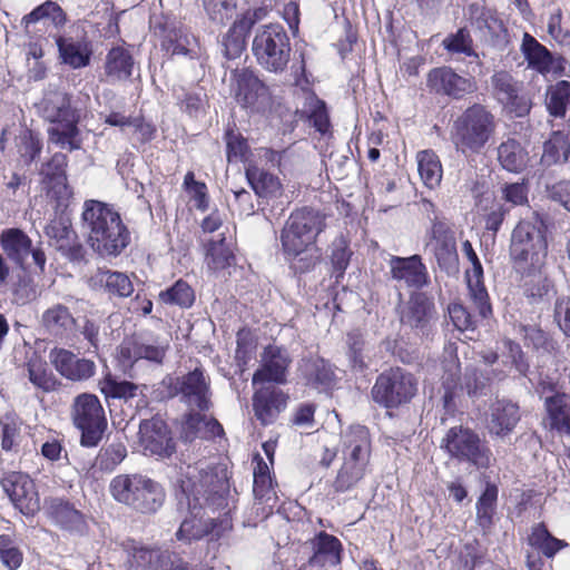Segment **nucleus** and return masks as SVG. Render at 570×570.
Returning <instances> with one entry per match:
<instances>
[{"mask_svg": "<svg viewBox=\"0 0 570 570\" xmlns=\"http://www.w3.org/2000/svg\"><path fill=\"white\" fill-rule=\"evenodd\" d=\"M181 495L179 509H187L186 517L176 537L178 540H200L208 534L220 537L222 530L230 527L227 519L217 522L213 515L226 505L227 481L218 478L212 471L188 465L179 480Z\"/></svg>", "mask_w": 570, "mask_h": 570, "instance_id": "nucleus-1", "label": "nucleus"}, {"mask_svg": "<svg viewBox=\"0 0 570 570\" xmlns=\"http://www.w3.org/2000/svg\"><path fill=\"white\" fill-rule=\"evenodd\" d=\"M81 228L88 245L102 257L118 256L129 244L130 233L120 214L110 205L96 199L83 203Z\"/></svg>", "mask_w": 570, "mask_h": 570, "instance_id": "nucleus-2", "label": "nucleus"}, {"mask_svg": "<svg viewBox=\"0 0 570 570\" xmlns=\"http://www.w3.org/2000/svg\"><path fill=\"white\" fill-rule=\"evenodd\" d=\"M43 118L51 124L49 141L69 151L80 149L78 122L80 112L71 106V97L65 91H49L41 102Z\"/></svg>", "mask_w": 570, "mask_h": 570, "instance_id": "nucleus-3", "label": "nucleus"}, {"mask_svg": "<svg viewBox=\"0 0 570 570\" xmlns=\"http://www.w3.org/2000/svg\"><path fill=\"white\" fill-rule=\"evenodd\" d=\"M546 220L543 215L532 212L513 228L509 253L519 271L537 268L547 255Z\"/></svg>", "mask_w": 570, "mask_h": 570, "instance_id": "nucleus-4", "label": "nucleus"}, {"mask_svg": "<svg viewBox=\"0 0 570 570\" xmlns=\"http://www.w3.org/2000/svg\"><path fill=\"white\" fill-rule=\"evenodd\" d=\"M497 129L494 115L480 104L466 108L453 121L451 139L464 156L478 155L493 137Z\"/></svg>", "mask_w": 570, "mask_h": 570, "instance_id": "nucleus-5", "label": "nucleus"}, {"mask_svg": "<svg viewBox=\"0 0 570 570\" xmlns=\"http://www.w3.org/2000/svg\"><path fill=\"white\" fill-rule=\"evenodd\" d=\"M343 464L333 482L336 492L353 489L365 475L371 458V439L363 425H353L342 435Z\"/></svg>", "mask_w": 570, "mask_h": 570, "instance_id": "nucleus-6", "label": "nucleus"}, {"mask_svg": "<svg viewBox=\"0 0 570 570\" xmlns=\"http://www.w3.org/2000/svg\"><path fill=\"white\" fill-rule=\"evenodd\" d=\"M112 498L142 513L155 512L164 501L158 483L142 474H119L109 485Z\"/></svg>", "mask_w": 570, "mask_h": 570, "instance_id": "nucleus-7", "label": "nucleus"}, {"mask_svg": "<svg viewBox=\"0 0 570 570\" xmlns=\"http://www.w3.org/2000/svg\"><path fill=\"white\" fill-rule=\"evenodd\" d=\"M324 227V216L320 212L306 207L293 212L281 233L285 255L297 257L316 247V237Z\"/></svg>", "mask_w": 570, "mask_h": 570, "instance_id": "nucleus-8", "label": "nucleus"}, {"mask_svg": "<svg viewBox=\"0 0 570 570\" xmlns=\"http://www.w3.org/2000/svg\"><path fill=\"white\" fill-rule=\"evenodd\" d=\"M291 42L283 26L271 23L257 29L252 51L257 63L269 72H283L291 58Z\"/></svg>", "mask_w": 570, "mask_h": 570, "instance_id": "nucleus-9", "label": "nucleus"}, {"mask_svg": "<svg viewBox=\"0 0 570 570\" xmlns=\"http://www.w3.org/2000/svg\"><path fill=\"white\" fill-rule=\"evenodd\" d=\"M72 424L80 431V446L96 448L107 430V417L99 399L91 393L77 395L70 405Z\"/></svg>", "mask_w": 570, "mask_h": 570, "instance_id": "nucleus-10", "label": "nucleus"}, {"mask_svg": "<svg viewBox=\"0 0 570 570\" xmlns=\"http://www.w3.org/2000/svg\"><path fill=\"white\" fill-rule=\"evenodd\" d=\"M417 392L414 375L401 367H392L381 373L372 387L374 402L386 409L407 404Z\"/></svg>", "mask_w": 570, "mask_h": 570, "instance_id": "nucleus-11", "label": "nucleus"}, {"mask_svg": "<svg viewBox=\"0 0 570 570\" xmlns=\"http://www.w3.org/2000/svg\"><path fill=\"white\" fill-rule=\"evenodd\" d=\"M441 448L452 458L469 461L478 468H488L491 462L490 450L481 444L479 435L463 426L451 428L443 438Z\"/></svg>", "mask_w": 570, "mask_h": 570, "instance_id": "nucleus-12", "label": "nucleus"}, {"mask_svg": "<svg viewBox=\"0 0 570 570\" xmlns=\"http://www.w3.org/2000/svg\"><path fill=\"white\" fill-rule=\"evenodd\" d=\"M0 246L7 258L24 269L31 256L35 265L43 272L47 257L40 243L35 245L29 235L17 227L6 228L0 233Z\"/></svg>", "mask_w": 570, "mask_h": 570, "instance_id": "nucleus-13", "label": "nucleus"}, {"mask_svg": "<svg viewBox=\"0 0 570 570\" xmlns=\"http://www.w3.org/2000/svg\"><path fill=\"white\" fill-rule=\"evenodd\" d=\"M432 299L423 293H413L400 308V322L409 327L416 336L429 337L436 320Z\"/></svg>", "mask_w": 570, "mask_h": 570, "instance_id": "nucleus-14", "label": "nucleus"}, {"mask_svg": "<svg viewBox=\"0 0 570 570\" xmlns=\"http://www.w3.org/2000/svg\"><path fill=\"white\" fill-rule=\"evenodd\" d=\"M175 392L190 411H208L212 406L210 380L200 368L178 377Z\"/></svg>", "mask_w": 570, "mask_h": 570, "instance_id": "nucleus-15", "label": "nucleus"}, {"mask_svg": "<svg viewBox=\"0 0 570 570\" xmlns=\"http://www.w3.org/2000/svg\"><path fill=\"white\" fill-rule=\"evenodd\" d=\"M139 444L144 454L160 459L170 458L176 451L171 431L158 417L141 421L139 424Z\"/></svg>", "mask_w": 570, "mask_h": 570, "instance_id": "nucleus-16", "label": "nucleus"}, {"mask_svg": "<svg viewBox=\"0 0 570 570\" xmlns=\"http://www.w3.org/2000/svg\"><path fill=\"white\" fill-rule=\"evenodd\" d=\"M426 247L432 250L442 271L448 274L459 272V255L455 236L446 224L434 219Z\"/></svg>", "mask_w": 570, "mask_h": 570, "instance_id": "nucleus-17", "label": "nucleus"}, {"mask_svg": "<svg viewBox=\"0 0 570 570\" xmlns=\"http://www.w3.org/2000/svg\"><path fill=\"white\" fill-rule=\"evenodd\" d=\"M426 86L435 94L446 95L460 99L475 89V81L471 77H463L450 67H438L429 71Z\"/></svg>", "mask_w": 570, "mask_h": 570, "instance_id": "nucleus-18", "label": "nucleus"}, {"mask_svg": "<svg viewBox=\"0 0 570 570\" xmlns=\"http://www.w3.org/2000/svg\"><path fill=\"white\" fill-rule=\"evenodd\" d=\"M3 491L16 509L24 515H32L40 509L38 493L32 480L22 473H11L1 480Z\"/></svg>", "mask_w": 570, "mask_h": 570, "instance_id": "nucleus-19", "label": "nucleus"}, {"mask_svg": "<svg viewBox=\"0 0 570 570\" xmlns=\"http://www.w3.org/2000/svg\"><path fill=\"white\" fill-rule=\"evenodd\" d=\"M291 362L289 354L285 348L276 345L266 346L261 354V365L253 375V385L265 382L285 383Z\"/></svg>", "mask_w": 570, "mask_h": 570, "instance_id": "nucleus-20", "label": "nucleus"}, {"mask_svg": "<svg viewBox=\"0 0 570 570\" xmlns=\"http://www.w3.org/2000/svg\"><path fill=\"white\" fill-rule=\"evenodd\" d=\"M462 250L472 265V268L465 273L470 297L479 315L482 318H487L492 313V309L489 303L488 292L483 284V268L481 262L470 240L463 242Z\"/></svg>", "mask_w": 570, "mask_h": 570, "instance_id": "nucleus-21", "label": "nucleus"}, {"mask_svg": "<svg viewBox=\"0 0 570 570\" xmlns=\"http://www.w3.org/2000/svg\"><path fill=\"white\" fill-rule=\"evenodd\" d=\"M45 234L50 245L69 259L78 261L82 257V245L78 242L69 218L59 216L51 219L45 227Z\"/></svg>", "mask_w": 570, "mask_h": 570, "instance_id": "nucleus-22", "label": "nucleus"}, {"mask_svg": "<svg viewBox=\"0 0 570 570\" xmlns=\"http://www.w3.org/2000/svg\"><path fill=\"white\" fill-rule=\"evenodd\" d=\"M168 345L158 338L148 335H135L120 345V356L124 361L136 362L147 360L160 364L165 357Z\"/></svg>", "mask_w": 570, "mask_h": 570, "instance_id": "nucleus-23", "label": "nucleus"}, {"mask_svg": "<svg viewBox=\"0 0 570 570\" xmlns=\"http://www.w3.org/2000/svg\"><path fill=\"white\" fill-rule=\"evenodd\" d=\"M391 278L404 283L407 287L422 288L429 284V274L421 256H391L389 259Z\"/></svg>", "mask_w": 570, "mask_h": 570, "instance_id": "nucleus-24", "label": "nucleus"}, {"mask_svg": "<svg viewBox=\"0 0 570 570\" xmlns=\"http://www.w3.org/2000/svg\"><path fill=\"white\" fill-rule=\"evenodd\" d=\"M233 88L235 98L243 107H253L257 104H265L268 100V88L250 70H236L233 75Z\"/></svg>", "mask_w": 570, "mask_h": 570, "instance_id": "nucleus-25", "label": "nucleus"}, {"mask_svg": "<svg viewBox=\"0 0 570 570\" xmlns=\"http://www.w3.org/2000/svg\"><path fill=\"white\" fill-rule=\"evenodd\" d=\"M546 415L543 426L560 435H570V395L554 392L543 396Z\"/></svg>", "mask_w": 570, "mask_h": 570, "instance_id": "nucleus-26", "label": "nucleus"}, {"mask_svg": "<svg viewBox=\"0 0 570 570\" xmlns=\"http://www.w3.org/2000/svg\"><path fill=\"white\" fill-rule=\"evenodd\" d=\"M288 396L273 385L263 386L253 395V410L255 416L263 425L273 423L279 413L285 410Z\"/></svg>", "mask_w": 570, "mask_h": 570, "instance_id": "nucleus-27", "label": "nucleus"}, {"mask_svg": "<svg viewBox=\"0 0 570 570\" xmlns=\"http://www.w3.org/2000/svg\"><path fill=\"white\" fill-rule=\"evenodd\" d=\"M203 411H190L184 414L179 421V438L184 442H193L197 439L208 440L220 436L223 426L215 419H208Z\"/></svg>", "mask_w": 570, "mask_h": 570, "instance_id": "nucleus-28", "label": "nucleus"}, {"mask_svg": "<svg viewBox=\"0 0 570 570\" xmlns=\"http://www.w3.org/2000/svg\"><path fill=\"white\" fill-rule=\"evenodd\" d=\"M521 419L519 405L510 400L497 399L489 409L488 429L491 434L509 435Z\"/></svg>", "mask_w": 570, "mask_h": 570, "instance_id": "nucleus-29", "label": "nucleus"}, {"mask_svg": "<svg viewBox=\"0 0 570 570\" xmlns=\"http://www.w3.org/2000/svg\"><path fill=\"white\" fill-rule=\"evenodd\" d=\"M51 357L56 370L68 380L86 381L95 374L94 361L80 358L70 351L63 348L53 351Z\"/></svg>", "mask_w": 570, "mask_h": 570, "instance_id": "nucleus-30", "label": "nucleus"}, {"mask_svg": "<svg viewBox=\"0 0 570 570\" xmlns=\"http://www.w3.org/2000/svg\"><path fill=\"white\" fill-rule=\"evenodd\" d=\"M491 86L498 100L515 110L518 116L527 114L529 104L519 96V82L508 71H497L491 77Z\"/></svg>", "mask_w": 570, "mask_h": 570, "instance_id": "nucleus-31", "label": "nucleus"}, {"mask_svg": "<svg viewBox=\"0 0 570 570\" xmlns=\"http://www.w3.org/2000/svg\"><path fill=\"white\" fill-rule=\"evenodd\" d=\"M307 544L313 550L307 561L308 566L325 567L341 563L342 544L336 537L322 531L311 539Z\"/></svg>", "mask_w": 570, "mask_h": 570, "instance_id": "nucleus-32", "label": "nucleus"}, {"mask_svg": "<svg viewBox=\"0 0 570 570\" xmlns=\"http://www.w3.org/2000/svg\"><path fill=\"white\" fill-rule=\"evenodd\" d=\"M520 52L524 57L529 69H533L542 76H547L551 72L554 63V56L546 46L541 45L528 32L523 33Z\"/></svg>", "mask_w": 570, "mask_h": 570, "instance_id": "nucleus-33", "label": "nucleus"}, {"mask_svg": "<svg viewBox=\"0 0 570 570\" xmlns=\"http://www.w3.org/2000/svg\"><path fill=\"white\" fill-rule=\"evenodd\" d=\"M245 176L257 197L272 200L283 196L284 189L281 179L267 170L256 165H248Z\"/></svg>", "mask_w": 570, "mask_h": 570, "instance_id": "nucleus-34", "label": "nucleus"}, {"mask_svg": "<svg viewBox=\"0 0 570 570\" xmlns=\"http://www.w3.org/2000/svg\"><path fill=\"white\" fill-rule=\"evenodd\" d=\"M94 289H104L107 294L118 297H128L134 292L130 278L120 272L97 269L88 279Z\"/></svg>", "mask_w": 570, "mask_h": 570, "instance_id": "nucleus-35", "label": "nucleus"}, {"mask_svg": "<svg viewBox=\"0 0 570 570\" xmlns=\"http://www.w3.org/2000/svg\"><path fill=\"white\" fill-rule=\"evenodd\" d=\"M56 45L60 59L71 68L79 69L90 63L92 49L88 40H76L71 37L58 36L56 38Z\"/></svg>", "mask_w": 570, "mask_h": 570, "instance_id": "nucleus-36", "label": "nucleus"}, {"mask_svg": "<svg viewBox=\"0 0 570 570\" xmlns=\"http://www.w3.org/2000/svg\"><path fill=\"white\" fill-rule=\"evenodd\" d=\"M258 19L257 11L248 10L233 23L223 40L224 52L228 59H234L242 53L245 38Z\"/></svg>", "mask_w": 570, "mask_h": 570, "instance_id": "nucleus-37", "label": "nucleus"}, {"mask_svg": "<svg viewBox=\"0 0 570 570\" xmlns=\"http://www.w3.org/2000/svg\"><path fill=\"white\" fill-rule=\"evenodd\" d=\"M135 67V60L128 48L124 46L112 47L105 60V75L109 82L128 80Z\"/></svg>", "mask_w": 570, "mask_h": 570, "instance_id": "nucleus-38", "label": "nucleus"}, {"mask_svg": "<svg viewBox=\"0 0 570 570\" xmlns=\"http://www.w3.org/2000/svg\"><path fill=\"white\" fill-rule=\"evenodd\" d=\"M497 159L500 166L513 174L522 173L529 161V153L515 138H507L497 148Z\"/></svg>", "mask_w": 570, "mask_h": 570, "instance_id": "nucleus-39", "label": "nucleus"}, {"mask_svg": "<svg viewBox=\"0 0 570 570\" xmlns=\"http://www.w3.org/2000/svg\"><path fill=\"white\" fill-rule=\"evenodd\" d=\"M42 325L46 330L59 337H68L76 330L77 321L69 308L57 303L47 308L41 316Z\"/></svg>", "mask_w": 570, "mask_h": 570, "instance_id": "nucleus-40", "label": "nucleus"}, {"mask_svg": "<svg viewBox=\"0 0 570 570\" xmlns=\"http://www.w3.org/2000/svg\"><path fill=\"white\" fill-rule=\"evenodd\" d=\"M500 360L502 367H495L491 371L493 379L503 380L512 368L521 375H525L529 370V365L524 361V354L520 345L511 340L503 341V350L500 354Z\"/></svg>", "mask_w": 570, "mask_h": 570, "instance_id": "nucleus-41", "label": "nucleus"}, {"mask_svg": "<svg viewBox=\"0 0 570 570\" xmlns=\"http://www.w3.org/2000/svg\"><path fill=\"white\" fill-rule=\"evenodd\" d=\"M175 552L145 547H134L127 560V570H161L167 557Z\"/></svg>", "mask_w": 570, "mask_h": 570, "instance_id": "nucleus-42", "label": "nucleus"}, {"mask_svg": "<svg viewBox=\"0 0 570 570\" xmlns=\"http://www.w3.org/2000/svg\"><path fill=\"white\" fill-rule=\"evenodd\" d=\"M298 370L306 383L314 387L328 386L334 379L331 365L318 356L302 358Z\"/></svg>", "mask_w": 570, "mask_h": 570, "instance_id": "nucleus-43", "label": "nucleus"}, {"mask_svg": "<svg viewBox=\"0 0 570 570\" xmlns=\"http://www.w3.org/2000/svg\"><path fill=\"white\" fill-rule=\"evenodd\" d=\"M196 43L195 37L190 36L183 28L175 26H166L164 28L161 47L170 55H188L194 57L196 55Z\"/></svg>", "mask_w": 570, "mask_h": 570, "instance_id": "nucleus-44", "label": "nucleus"}, {"mask_svg": "<svg viewBox=\"0 0 570 570\" xmlns=\"http://www.w3.org/2000/svg\"><path fill=\"white\" fill-rule=\"evenodd\" d=\"M570 155V140L567 134L553 131L549 140L543 145L540 163L544 167L566 163Z\"/></svg>", "mask_w": 570, "mask_h": 570, "instance_id": "nucleus-45", "label": "nucleus"}, {"mask_svg": "<svg viewBox=\"0 0 570 570\" xmlns=\"http://www.w3.org/2000/svg\"><path fill=\"white\" fill-rule=\"evenodd\" d=\"M417 170L423 184L434 189L442 180L443 169L438 155L428 149L419 151L416 155Z\"/></svg>", "mask_w": 570, "mask_h": 570, "instance_id": "nucleus-46", "label": "nucleus"}, {"mask_svg": "<svg viewBox=\"0 0 570 570\" xmlns=\"http://www.w3.org/2000/svg\"><path fill=\"white\" fill-rule=\"evenodd\" d=\"M41 455L50 462H58L65 460L67 464L73 465L79 472L88 473L94 463L91 460L80 461L76 455L69 456L63 449L61 441L57 438L47 439L40 449Z\"/></svg>", "mask_w": 570, "mask_h": 570, "instance_id": "nucleus-47", "label": "nucleus"}, {"mask_svg": "<svg viewBox=\"0 0 570 570\" xmlns=\"http://www.w3.org/2000/svg\"><path fill=\"white\" fill-rule=\"evenodd\" d=\"M468 17L473 26L490 35H498L503 28L497 12L479 1L469 4Z\"/></svg>", "mask_w": 570, "mask_h": 570, "instance_id": "nucleus-48", "label": "nucleus"}, {"mask_svg": "<svg viewBox=\"0 0 570 570\" xmlns=\"http://www.w3.org/2000/svg\"><path fill=\"white\" fill-rule=\"evenodd\" d=\"M570 104V82L560 80L547 90L546 106L549 114L557 118H563Z\"/></svg>", "mask_w": 570, "mask_h": 570, "instance_id": "nucleus-49", "label": "nucleus"}, {"mask_svg": "<svg viewBox=\"0 0 570 570\" xmlns=\"http://www.w3.org/2000/svg\"><path fill=\"white\" fill-rule=\"evenodd\" d=\"M49 18L56 27H61L66 23L67 17L61 7L53 1H46L35 8L30 13L21 19V24L28 32L29 26L36 23L41 19Z\"/></svg>", "mask_w": 570, "mask_h": 570, "instance_id": "nucleus-50", "label": "nucleus"}, {"mask_svg": "<svg viewBox=\"0 0 570 570\" xmlns=\"http://www.w3.org/2000/svg\"><path fill=\"white\" fill-rule=\"evenodd\" d=\"M67 156L61 153H56L47 164L46 175L50 179L51 189L60 196H68L70 194L67 185L66 167Z\"/></svg>", "mask_w": 570, "mask_h": 570, "instance_id": "nucleus-51", "label": "nucleus"}, {"mask_svg": "<svg viewBox=\"0 0 570 570\" xmlns=\"http://www.w3.org/2000/svg\"><path fill=\"white\" fill-rule=\"evenodd\" d=\"M127 456V448L121 441L111 442L102 446L92 461L94 466H97L100 471L111 472L114 471Z\"/></svg>", "mask_w": 570, "mask_h": 570, "instance_id": "nucleus-52", "label": "nucleus"}, {"mask_svg": "<svg viewBox=\"0 0 570 570\" xmlns=\"http://www.w3.org/2000/svg\"><path fill=\"white\" fill-rule=\"evenodd\" d=\"M529 543L538 548L548 558H552L558 551L568 546L563 540L554 538L543 523L533 527L529 535Z\"/></svg>", "mask_w": 570, "mask_h": 570, "instance_id": "nucleus-53", "label": "nucleus"}, {"mask_svg": "<svg viewBox=\"0 0 570 570\" xmlns=\"http://www.w3.org/2000/svg\"><path fill=\"white\" fill-rule=\"evenodd\" d=\"M497 499L498 488L493 484H487L476 502V521L483 530L489 529L492 524Z\"/></svg>", "mask_w": 570, "mask_h": 570, "instance_id": "nucleus-54", "label": "nucleus"}, {"mask_svg": "<svg viewBox=\"0 0 570 570\" xmlns=\"http://www.w3.org/2000/svg\"><path fill=\"white\" fill-rule=\"evenodd\" d=\"M208 19L219 26L226 24L236 12V0H198Z\"/></svg>", "mask_w": 570, "mask_h": 570, "instance_id": "nucleus-55", "label": "nucleus"}, {"mask_svg": "<svg viewBox=\"0 0 570 570\" xmlns=\"http://www.w3.org/2000/svg\"><path fill=\"white\" fill-rule=\"evenodd\" d=\"M159 299L165 304L188 308L195 301V293L187 282L178 279L171 287L159 293Z\"/></svg>", "mask_w": 570, "mask_h": 570, "instance_id": "nucleus-56", "label": "nucleus"}, {"mask_svg": "<svg viewBox=\"0 0 570 570\" xmlns=\"http://www.w3.org/2000/svg\"><path fill=\"white\" fill-rule=\"evenodd\" d=\"M253 492L256 500V509L257 511L262 509V513L264 517L272 513L273 504L271 502H275L276 493L273 488V482L271 476H254Z\"/></svg>", "mask_w": 570, "mask_h": 570, "instance_id": "nucleus-57", "label": "nucleus"}, {"mask_svg": "<svg viewBox=\"0 0 570 570\" xmlns=\"http://www.w3.org/2000/svg\"><path fill=\"white\" fill-rule=\"evenodd\" d=\"M442 46L452 55L479 57L473 49V40L466 28H460L455 33L446 36L442 41Z\"/></svg>", "mask_w": 570, "mask_h": 570, "instance_id": "nucleus-58", "label": "nucleus"}, {"mask_svg": "<svg viewBox=\"0 0 570 570\" xmlns=\"http://www.w3.org/2000/svg\"><path fill=\"white\" fill-rule=\"evenodd\" d=\"M23 561V553L17 541L9 534L0 535V562L7 570H18Z\"/></svg>", "mask_w": 570, "mask_h": 570, "instance_id": "nucleus-59", "label": "nucleus"}, {"mask_svg": "<svg viewBox=\"0 0 570 570\" xmlns=\"http://www.w3.org/2000/svg\"><path fill=\"white\" fill-rule=\"evenodd\" d=\"M29 381L43 392H51L57 389L58 382L47 366L41 362L28 363Z\"/></svg>", "mask_w": 570, "mask_h": 570, "instance_id": "nucleus-60", "label": "nucleus"}, {"mask_svg": "<svg viewBox=\"0 0 570 570\" xmlns=\"http://www.w3.org/2000/svg\"><path fill=\"white\" fill-rule=\"evenodd\" d=\"M100 391L106 397L129 400L137 395L138 386L131 382L107 377L100 382Z\"/></svg>", "mask_w": 570, "mask_h": 570, "instance_id": "nucleus-61", "label": "nucleus"}, {"mask_svg": "<svg viewBox=\"0 0 570 570\" xmlns=\"http://www.w3.org/2000/svg\"><path fill=\"white\" fill-rule=\"evenodd\" d=\"M352 252L348 249V244L345 238L338 237L332 243L331 263L336 279L344 275L346 271Z\"/></svg>", "mask_w": 570, "mask_h": 570, "instance_id": "nucleus-62", "label": "nucleus"}, {"mask_svg": "<svg viewBox=\"0 0 570 570\" xmlns=\"http://www.w3.org/2000/svg\"><path fill=\"white\" fill-rule=\"evenodd\" d=\"M220 242H210L207 249V265L212 269H223L232 264L234 256L230 249Z\"/></svg>", "mask_w": 570, "mask_h": 570, "instance_id": "nucleus-63", "label": "nucleus"}, {"mask_svg": "<svg viewBox=\"0 0 570 570\" xmlns=\"http://www.w3.org/2000/svg\"><path fill=\"white\" fill-rule=\"evenodd\" d=\"M51 515L65 528H71L81 520V514L68 502L53 500L50 505Z\"/></svg>", "mask_w": 570, "mask_h": 570, "instance_id": "nucleus-64", "label": "nucleus"}]
</instances>
